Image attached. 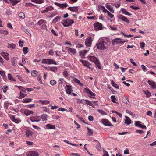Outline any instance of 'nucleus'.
<instances>
[{
	"mask_svg": "<svg viewBox=\"0 0 156 156\" xmlns=\"http://www.w3.org/2000/svg\"><path fill=\"white\" fill-rule=\"evenodd\" d=\"M71 87L72 86H69L68 85H66L65 87L66 93L69 95L72 94V92L73 91V90L72 89Z\"/></svg>",
	"mask_w": 156,
	"mask_h": 156,
	"instance_id": "6e6552de",
	"label": "nucleus"
},
{
	"mask_svg": "<svg viewBox=\"0 0 156 156\" xmlns=\"http://www.w3.org/2000/svg\"><path fill=\"white\" fill-rule=\"evenodd\" d=\"M37 24L39 26H40L42 24V26H41V27H42L43 28L45 29L47 28V26L46 25V21L44 20H39Z\"/></svg>",
	"mask_w": 156,
	"mask_h": 156,
	"instance_id": "20e7f679",
	"label": "nucleus"
},
{
	"mask_svg": "<svg viewBox=\"0 0 156 156\" xmlns=\"http://www.w3.org/2000/svg\"><path fill=\"white\" fill-rule=\"evenodd\" d=\"M92 39L91 37H89L86 39L85 44L87 47H90L91 46Z\"/></svg>",
	"mask_w": 156,
	"mask_h": 156,
	"instance_id": "423d86ee",
	"label": "nucleus"
},
{
	"mask_svg": "<svg viewBox=\"0 0 156 156\" xmlns=\"http://www.w3.org/2000/svg\"><path fill=\"white\" fill-rule=\"evenodd\" d=\"M11 119L14 121L15 123H17L19 122V120L17 119H15L14 116H11L10 117Z\"/></svg>",
	"mask_w": 156,
	"mask_h": 156,
	"instance_id": "c85d7f7f",
	"label": "nucleus"
},
{
	"mask_svg": "<svg viewBox=\"0 0 156 156\" xmlns=\"http://www.w3.org/2000/svg\"><path fill=\"white\" fill-rule=\"evenodd\" d=\"M88 51V50H84L80 51V54L84 55Z\"/></svg>",
	"mask_w": 156,
	"mask_h": 156,
	"instance_id": "4d7b16f0",
	"label": "nucleus"
},
{
	"mask_svg": "<svg viewBox=\"0 0 156 156\" xmlns=\"http://www.w3.org/2000/svg\"><path fill=\"white\" fill-rule=\"evenodd\" d=\"M88 58L90 61L93 62L95 64H99L98 59L95 57L94 56H88Z\"/></svg>",
	"mask_w": 156,
	"mask_h": 156,
	"instance_id": "39448f33",
	"label": "nucleus"
},
{
	"mask_svg": "<svg viewBox=\"0 0 156 156\" xmlns=\"http://www.w3.org/2000/svg\"><path fill=\"white\" fill-rule=\"evenodd\" d=\"M111 84L115 88L119 89V86L117 84L115 83L112 80L111 82Z\"/></svg>",
	"mask_w": 156,
	"mask_h": 156,
	"instance_id": "c9c22d12",
	"label": "nucleus"
},
{
	"mask_svg": "<svg viewBox=\"0 0 156 156\" xmlns=\"http://www.w3.org/2000/svg\"><path fill=\"white\" fill-rule=\"evenodd\" d=\"M41 75L40 74H39L38 75L37 80L39 82V83L41 84H42L43 83L41 80Z\"/></svg>",
	"mask_w": 156,
	"mask_h": 156,
	"instance_id": "e433bc0d",
	"label": "nucleus"
},
{
	"mask_svg": "<svg viewBox=\"0 0 156 156\" xmlns=\"http://www.w3.org/2000/svg\"><path fill=\"white\" fill-rule=\"evenodd\" d=\"M50 70L51 71L55 72L57 70V68L56 67H51L50 68Z\"/></svg>",
	"mask_w": 156,
	"mask_h": 156,
	"instance_id": "a18cd8bd",
	"label": "nucleus"
},
{
	"mask_svg": "<svg viewBox=\"0 0 156 156\" xmlns=\"http://www.w3.org/2000/svg\"><path fill=\"white\" fill-rule=\"evenodd\" d=\"M68 48V51L69 52L71 53L74 55H75L76 53V50L75 49H72V48L70 47H67Z\"/></svg>",
	"mask_w": 156,
	"mask_h": 156,
	"instance_id": "6ab92c4d",
	"label": "nucleus"
},
{
	"mask_svg": "<svg viewBox=\"0 0 156 156\" xmlns=\"http://www.w3.org/2000/svg\"><path fill=\"white\" fill-rule=\"evenodd\" d=\"M32 99L29 98H25L23 100L22 102L24 103H27L31 101Z\"/></svg>",
	"mask_w": 156,
	"mask_h": 156,
	"instance_id": "bb28decb",
	"label": "nucleus"
},
{
	"mask_svg": "<svg viewBox=\"0 0 156 156\" xmlns=\"http://www.w3.org/2000/svg\"><path fill=\"white\" fill-rule=\"evenodd\" d=\"M129 150L127 149L125 150L124 152V153L126 154H129Z\"/></svg>",
	"mask_w": 156,
	"mask_h": 156,
	"instance_id": "69168bd1",
	"label": "nucleus"
},
{
	"mask_svg": "<svg viewBox=\"0 0 156 156\" xmlns=\"http://www.w3.org/2000/svg\"><path fill=\"white\" fill-rule=\"evenodd\" d=\"M106 8L109 10H110L112 13H114V11L113 9V7L110 5H106Z\"/></svg>",
	"mask_w": 156,
	"mask_h": 156,
	"instance_id": "cd10ccee",
	"label": "nucleus"
},
{
	"mask_svg": "<svg viewBox=\"0 0 156 156\" xmlns=\"http://www.w3.org/2000/svg\"><path fill=\"white\" fill-rule=\"evenodd\" d=\"M0 74L2 76L4 77L5 75V72L4 71H2L0 70Z\"/></svg>",
	"mask_w": 156,
	"mask_h": 156,
	"instance_id": "0e129e2a",
	"label": "nucleus"
},
{
	"mask_svg": "<svg viewBox=\"0 0 156 156\" xmlns=\"http://www.w3.org/2000/svg\"><path fill=\"white\" fill-rule=\"evenodd\" d=\"M152 113L150 111H148L147 113V115L148 116H151L152 115Z\"/></svg>",
	"mask_w": 156,
	"mask_h": 156,
	"instance_id": "338daca9",
	"label": "nucleus"
},
{
	"mask_svg": "<svg viewBox=\"0 0 156 156\" xmlns=\"http://www.w3.org/2000/svg\"><path fill=\"white\" fill-rule=\"evenodd\" d=\"M15 47L16 45L13 43L8 44V48H12V49H14L15 48Z\"/></svg>",
	"mask_w": 156,
	"mask_h": 156,
	"instance_id": "2f4dec72",
	"label": "nucleus"
},
{
	"mask_svg": "<svg viewBox=\"0 0 156 156\" xmlns=\"http://www.w3.org/2000/svg\"><path fill=\"white\" fill-rule=\"evenodd\" d=\"M94 25L96 29H98V30H100L102 29V24L99 23H94Z\"/></svg>",
	"mask_w": 156,
	"mask_h": 156,
	"instance_id": "ddd939ff",
	"label": "nucleus"
},
{
	"mask_svg": "<svg viewBox=\"0 0 156 156\" xmlns=\"http://www.w3.org/2000/svg\"><path fill=\"white\" fill-rule=\"evenodd\" d=\"M102 122L103 124L106 126H112V125L111 124L110 122L106 119H102Z\"/></svg>",
	"mask_w": 156,
	"mask_h": 156,
	"instance_id": "1a4fd4ad",
	"label": "nucleus"
},
{
	"mask_svg": "<svg viewBox=\"0 0 156 156\" xmlns=\"http://www.w3.org/2000/svg\"><path fill=\"white\" fill-rule=\"evenodd\" d=\"M108 16L111 18H112L114 16L112 14H111L109 11L107 13Z\"/></svg>",
	"mask_w": 156,
	"mask_h": 156,
	"instance_id": "680f3d73",
	"label": "nucleus"
},
{
	"mask_svg": "<svg viewBox=\"0 0 156 156\" xmlns=\"http://www.w3.org/2000/svg\"><path fill=\"white\" fill-rule=\"evenodd\" d=\"M8 32L6 30H0V34L5 35H7L8 34Z\"/></svg>",
	"mask_w": 156,
	"mask_h": 156,
	"instance_id": "7c9ffc66",
	"label": "nucleus"
},
{
	"mask_svg": "<svg viewBox=\"0 0 156 156\" xmlns=\"http://www.w3.org/2000/svg\"><path fill=\"white\" fill-rule=\"evenodd\" d=\"M74 81L75 82H76L77 83L79 84L80 86H83V84L82 83H80V80H78V79H77L76 78H75L74 79Z\"/></svg>",
	"mask_w": 156,
	"mask_h": 156,
	"instance_id": "a19ab883",
	"label": "nucleus"
},
{
	"mask_svg": "<svg viewBox=\"0 0 156 156\" xmlns=\"http://www.w3.org/2000/svg\"><path fill=\"white\" fill-rule=\"evenodd\" d=\"M147 82L151 86V87L152 88L154 89L156 88V84L155 82L149 80Z\"/></svg>",
	"mask_w": 156,
	"mask_h": 156,
	"instance_id": "9d476101",
	"label": "nucleus"
},
{
	"mask_svg": "<svg viewBox=\"0 0 156 156\" xmlns=\"http://www.w3.org/2000/svg\"><path fill=\"white\" fill-rule=\"evenodd\" d=\"M33 111H30L28 110H26L24 111V114L27 116H28L30 114H33Z\"/></svg>",
	"mask_w": 156,
	"mask_h": 156,
	"instance_id": "412c9836",
	"label": "nucleus"
},
{
	"mask_svg": "<svg viewBox=\"0 0 156 156\" xmlns=\"http://www.w3.org/2000/svg\"><path fill=\"white\" fill-rule=\"evenodd\" d=\"M64 23H62V24L64 27H68L74 23V21L73 20L68 18L64 20Z\"/></svg>",
	"mask_w": 156,
	"mask_h": 156,
	"instance_id": "f03ea898",
	"label": "nucleus"
},
{
	"mask_svg": "<svg viewBox=\"0 0 156 156\" xmlns=\"http://www.w3.org/2000/svg\"><path fill=\"white\" fill-rule=\"evenodd\" d=\"M46 127L48 129H55V127L54 125H52L50 124H48L46 126Z\"/></svg>",
	"mask_w": 156,
	"mask_h": 156,
	"instance_id": "a211bd4d",
	"label": "nucleus"
},
{
	"mask_svg": "<svg viewBox=\"0 0 156 156\" xmlns=\"http://www.w3.org/2000/svg\"><path fill=\"white\" fill-rule=\"evenodd\" d=\"M38 101L41 102L43 104H48L49 103V101H47V100L42 101V100H40Z\"/></svg>",
	"mask_w": 156,
	"mask_h": 156,
	"instance_id": "c03bdc74",
	"label": "nucleus"
},
{
	"mask_svg": "<svg viewBox=\"0 0 156 156\" xmlns=\"http://www.w3.org/2000/svg\"><path fill=\"white\" fill-rule=\"evenodd\" d=\"M47 115L46 114H43L41 117V119H42L43 121H46L47 119Z\"/></svg>",
	"mask_w": 156,
	"mask_h": 156,
	"instance_id": "c756f323",
	"label": "nucleus"
},
{
	"mask_svg": "<svg viewBox=\"0 0 156 156\" xmlns=\"http://www.w3.org/2000/svg\"><path fill=\"white\" fill-rule=\"evenodd\" d=\"M101 8L102 9L103 11L105 13H107L109 12V11H108L105 7L104 6H101Z\"/></svg>",
	"mask_w": 156,
	"mask_h": 156,
	"instance_id": "8fccbe9b",
	"label": "nucleus"
},
{
	"mask_svg": "<svg viewBox=\"0 0 156 156\" xmlns=\"http://www.w3.org/2000/svg\"><path fill=\"white\" fill-rule=\"evenodd\" d=\"M98 41V42L96 45L98 49L104 50L107 48V47L105 45V40L103 38H100Z\"/></svg>",
	"mask_w": 156,
	"mask_h": 156,
	"instance_id": "f257e3e1",
	"label": "nucleus"
},
{
	"mask_svg": "<svg viewBox=\"0 0 156 156\" xmlns=\"http://www.w3.org/2000/svg\"><path fill=\"white\" fill-rule=\"evenodd\" d=\"M7 88H8L7 86H6L5 85H4V86H3V92L4 93H5L6 92V91H7Z\"/></svg>",
	"mask_w": 156,
	"mask_h": 156,
	"instance_id": "6e6d98bb",
	"label": "nucleus"
},
{
	"mask_svg": "<svg viewBox=\"0 0 156 156\" xmlns=\"http://www.w3.org/2000/svg\"><path fill=\"white\" fill-rule=\"evenodd\" d=\"M80 61L85 66H88L90 65L87 61H85L83 59H80Z\"/></svg>",
	"mask_w": 156,
	"mask_h": 156,
	"instance_id": "dca6fc26",
	"label": "nucleus"
},
{
	"mask_svg": "<svg viewBox=\"0 0 156 156\" xmlns=\"http://www.w3.org/2000/svg\"><path fill=\"white\" fill-rule=\"evenodd\" d=\"M68 10L72 12H78V7H69L68 8Z\"/></svg>",
	"mask_w": 156,
	"mask_h": 156,
	"instance_id": "4468645a",
	"label": "nucleus"
},
{
	"mask_svg": "<svg viewBox=\"0 0 156 156\" xmlns=\"http://www.w3.org/2000/svg\"><path fill=\"white\" fill-rule=\"evenodd\" d=\"M56 81L54 80H51L50 81V84L53 86L55 85L56 84Z\"/></svg>",
	"mask_w": 156,
	"mask_h": 156,
	"instance_id": "3c124183",
	"label": "nucleus"
},
{
	"mask_svg": "<svg viewBox=\"0 0 156 156\" xmlns=\"http://www.w3.org/2000/svg\"><path fill=\"white\" fill-rule=\"evenodd\" d=\"M98 111L99 113H100L103 115H107L106 113L104 111L102 110L98 109Z\"/></svg>",
	"mask_w": 156,
	"mask_h": 156,
	"instance_id": "37998d69",
	"label": "nucleus"
},
{
	"mask_svg": "<svg viewBox=\"0 0 156 156\" xmlns=\"http://www.w3.org/2000/svg\"><path fill=\"white\" fill-rule=\"evenodd\" d=\"M20 46L23 47V41H19Z\"/></svg>",
	"mask_w": 156,
	"mask_h": 156,
	"instance_id": "774afa93",
	"label": "nucleus"
},
{
	"mask_svg": "<svg viewBox=\"0 0 156 156\" xmlns=\"http://www.w3.org/2000/svg\"><path fill=\"white\" fill-rule=\"evenodd\" d=\"M140 48L142 49H143L144 47L145 46V43L144 42H140Z\"/></svg>",
	"mask_w": 156,
	"mask_h": 156,
	"instance_id": "bf43d9fd",
	"label": "nucleus"
},
{
	"mask_svg": "<svg viewBox=\"0 0 156 156\" xmlns=\"http://www.w3.org/2000/svg\"><path fill=\"white\" fill-rule=\"evenodd\" d=\"M16 77L18 78L20 80V81H22V82H23L24 81V80H23V79L21 77L20 75H17L16 76Z\"/></svg>",
	"mask_w": 156,
	"mask_h": 156,
	"instance_id": "052dcab7",
	"label": "nucleus"
},
{
	"mask_svg": "<svg viewBox=\"0 0 156 156\" xmlns=\"http://www.w3.org/2000/svg\"><path fill=\"white\" fill-rule=\"evenodd\" d=\"M18 2H19L17 1L16 0H12L11 2V3L12 4V5H14Z\"/></svg>",
	"mask_w": 156,
	"mask_h": 156,
	"instance_id": "13d9d810",
	"label": "nucleus"
},
{
	"mask_svg": "<svg viewBox=\"0 0 156 156\" xmlns=\"http://www.w3.org/2000/svg\"><path fill=\"white\" fill-rule=\"evenodd\" d=\"M34 117H31L30 118V120H31V121L32 122H39V120H34Z\"/></svg>",
	"mask_w": 156,
	"mask_h": 156,
	"instance_id": "e2e57ef3",
	"label": "nucleus"
},
{
	"mask_svg": "<svg viewBox=\"0 0 156 156\" xmlns=\"http://www.w3.org/2000/svg\"><path fill=\"white\" fill-rule=\"evenodd\" d=\"M61 18L59 16H57V17L53 20L52 22L54 23H55L58 20Z\"/></svg>",
	"mask_w": 156,
	"mask_h": 156,
	"instance_id": "79ce46f5",
	"label": "nucleus"
},
{
	"mask_svg": "<svg viewBox=\"0 0 156 156\" xmlns=\"http://www.w3.org/2000/svg\"><path fill=\"white\" fill-rule=\"evenodd\" d=\"M2 55L7 60L9 59V54L7 53H3L2 54Z\"/></svg>",
	"mask_w": 156,
	"mask_h": 156,
	"instance_id": "a878e982",
	"label": "nucleus"
},
{
	"mask_svg": "<svg viewBox=\"0 0 156 156\" xmlns=\"http://www.w3.org/2000/svg\"><path fill=\"white\" fill-rule=\"evenodd\" d=\"M122 41L120 38H116L112 40V44L113 45L115 44V43L117 44H123L125 42L127 41Z\"/></svg>",
	"mask_w": 156,
	"mask_h": 156,
	"instance_id": "7ed1b4c3",
	"label": "nucleus"
},
{
	"mask_svg": "<svg viewBox=\"0 0 156 156\" xmlns=\"http://www.w3.org/2000/svg\"><path fill=\"white\" fill-rule=\"evenodd\" d=\"M126 119H125V123L127 125H129L131 123V119L128 116H125Z\"/></svg>",
	"mask_w": 156,
	"mask_h": 156,
	"instance_id": "f3484780",
	"label": "nucleus"
},
{
	"mask_svg": "<svg viewBox=\"0 0 156 156\" xmlns=\"http://www.w3.org/2000/svg\"><path fill=\"white\" fill-rule=\"evenodd\" d=\"M55 4L56 5L62 8H66L68 5L67 3L60 4L57 2H55Z\"/></svg>",
	"mask_w": 156,
	"mask_h": 156,
	"instance_id": "9b49d317",
	"label": "nucleus"
},
{
	"mask_svg": "<svg viewBox=\"0 0 156 156\" xmlns=\"http://www.w3.org/2000/svg\"><path fill=\"white\" fill-rule=\"evenodd\" d=\"M121 11H122V13L124 14L127 15L128 16H130L131 15V14L130 13L127 12L125 9L124 8H122L121 9Z\"/></svg>",
	"mask_w": 156,
	"mask_h": 156,
	"instance_id": "aec40b11",
	"label": "nucleus"
},
{
	"mask_svg": "<svg viewBox=\"0 0 156 156\" xmlns=\"http://www.w3.org/2000/svg\"><path fill=\"white\" fill-rule=\"evenodd\" d=\"M26 92L25 90H22L20 92V95L19 97L20 98H22L26 96V94H23V93Z\"/></svg>",
	"mask_w": 156,
	"mask_h": 156,
	"instance_id": "5701e85b",
	"label": "nucleus"
},
{
	"mask_svg": "<svg viewBox=\"0 0 156 156\" xmlns=\"http://www.w3.org/2000/svg\"><path fill=\"white\" fill-rule=\"evenodd\" d=\"M8 79L11 81H16V79L13 78L11 75L9 73L8 74Z\"/></svg>",
	"mask_w": 156,
	"mask_h": 156,
	"instance_id": "4be33fe9",
	"label": "nucleus"
},
{
	"mask_svg": "<svg viewBox=\"0 0 156 156\" xmlns=\"http://www.w3.org/2000/svg\"><path fill=\"white\" fill-rule=\"evenodd\" d=\"M143 92L145 93L147 98L149 97L151 95V93L147 90H146V91L143 90Z\"/></svg>",
	"mask_w": 156,
	"mask_h": 156,
	"instance_id": "58836bf2",
	"label": "nucleus"
},
{
	"mask_svg": "<svg viewBox=\"0 0 156 156\" xmlns=\"http://www.w3.org/2000/svg\"><path fill=\"white\" fill-rule=\"evenodd\" d=\"M85 101L86 102L85 103V104L88 105L90 106L92 105V103L91 101L87 100H85Z\"/></svg>",
	"mask_w": 156,
	"mask_h": 156,
	"instance_id": "de8ad7c7",
	"label": "nucleus"
},
{
	"mask_svg": "<svg viewBox=\"0 0 156 156\" xmlns=\"http://www.w3.org/2000/svg\"><path fill=\"white\" fill-rule=\"evenodd\" d=\"M9 104V103L8 102H6L4 103V108L6 109H8L9 105H8Z\"/></svg>",
	"mask_w": 156,
	"mask_h": 156,
	"instance_id": "49530a36",
	"label": "nucleus"
},
{
	"mask_svg": "<svg viewBox=\"0 0 156 156\" xmlns=\"http://www.w3.org/2000/svg\"><path fill=\"white\" fill-rule=\"evenodd\" d=\"M98 144L96 146V147L98 150L101 151V148L100 144L99 142H98Z\"/></svg>",
	"mask_w": 156,
	"mask_h": 156,
	"instance_id": "603ef678",
	"label": "nucleus"
},
{
	"mask_svg": "<svg viewBox=\"0 0 156 156\" xmlns=\"http://www.w3.org/2000/svg\"><path fill=\"white\" fill-rule=\"evenodd\" d=\"M31 1L32 2L39 4L42 3L44 2V0H31Z\"/></svg>",
	"mask_w": 156,
	"mask_h": 156,
	"instance_id": "393cba45",
	"label": "nucleus"
},
{
	"mask_svg": "<svg viewBox=\"0 0 156 156\" xmlns=\"http://www.w3.org/2000/svg\"><path fill=\"white\" fill-rule=\"evenodd\" d=\"M141 122L140 121H136L135 122V125L136 126L139 127V125H141L140 124Z\"/></svg>",
	"mask_w": 156,
	"mask_h": 156,
	"instance_id": "5fc2aeb1",
	"label": "nucleus"
},
{
	"mask_svg": "<svg viewBox=\"0 0 156 156\" xmlns=\"http://www.w3.org/2000/svg\"><path fill=\"white\" fill-rule=\"evenodd\" d=\"M23 51L24 54H26L28 52V48L27 47H24L23 48Z\"/></svg>",
	"mask_w": 156,
	"mask_h": 156,
	"instance_id": "473e14b6",
	"label": "nucleus"
},
{
	"mask_svg": "<svg viewBox=\"0 0 156 156\" xmlns=\"http://www.w3.org/2000/svg\"><path fill=\"white\" fill-rule=\"evenodd\" d=\"M50 59H44L42 60V62L43 63L50 64Z\"/></svg>",
	"mask_w": 156,
	"mask_h": 156,
	"instance_id": "b1692460",
	"label": "nucleus"
},
{
	"mask_svg": "<svg viewBox=\"0 0 156 156\" xmlns=\"http://www.w3.org/2000/svg\"><path fill=\"white\" fill-rule=\"evenodd\" d=\"M111 99L112 101L114 103H116L115 101V100H116V98L115 97V96L113 95L111 96Z\"/></svg>",
	"mask_w": 156,
	"mask_h": 156,
	"instance_id": "864d4df0",
	"label": "nucleus"
},
{
	"mask_svg": "<svg viewBox=\"0 0 156 156\" xmlns=\"http://www.w3.org/2000/svg\"><path fill=\"white\" fill-rule=\"evenodd\" d=\"M87 129L88 130L87 135H92L93 134L92 130L90 129L88 127H87Z\"/></svg>",
	"mask_w": 156,
	"mask_h": 156,
	"instance_id": "4c0bfd02",
	"label": "nucleus"
},
{
	"mask_svg": "<svg viewBox=\"0 0 156 156\" xmlns=\"http://www.w3.org/2000/svg\"><path fill=\"white\" fill-rule=\"evenodd\" d=\"M53 9V8L52 7H47L45 8V9L41 11L42 13H44L47 12L49 10L51 11Z\"/></svg>",
	"mask_w": 156,
	"mask_h": 156,
	"instance_id": "2eb2a0df",
	"label": "nucleus"
},
{
	"mask_svg": "<svg viewBox=\"0 0 156 156\" xmlns=\"http://www.w3.org/2000/svg\"><path fill=\"white\" fill-rule=\"evenodd\" d=\"M37 72L36 70H33L31 72V75L33 76H36L37 74Z\"/></svg>",
	"mask_w": 156,
	"mask_h": 156,
	"instance_id": "ea45409f",
	"label": "nucleus"
},
{
	"mask_svg": "<svg viewBox=\"0 0 156 156\" xmlns=\"http://www.w3.org/2000/svg\"><path fill=\"white\" fill-rule=\"evenodd\" d=\"M25 133L26 136L28 137H29V136H31L33 134L32 132L30 130L27 131Z\"/></svg>",
	"mask_w": 156,
	"mask_h": 156,
	"instance_id": "f704fd0d",
	"label": "nucleus"
},
{
	"mask_svg": "<svg viewBox=\"0 0 156 156\" xmlns=\"http://www.w3.org/2000/svg\"><path fill=\"white\" fill-rule=\"evenodd\" d=\"M18 16L21 19H23L25 18V16L23 12H20V13Z\"/></svg>",
	"mask_w": 156,
	"mask_h": 156,
	"instance_id": "72a5a7b5",
	"label": "nucleus"
},
{
	"mask_svg": "<svg viewBox=\"0 0 156 156\" xmlns=\"http://www.w3.org/2000/svg\"><path fill=\"white\" fill-rule=\"evenodd\" d=\"M118 18L119 19H121L126 23H129V21L127 18L122 15H120V16L118 17Z\"/></svg>",
	"mask_w": 156,
	"mask_h": 156,
	"instance_id": "f8f14e48",
	"label": "nucleus"
},
{
	"mask_svg": "<svg viewBox=\"0 0 156 156\" xmlns=\"http://www.w3.org/2000/svg\"><path fill=\"white\" fill-rule=\"evenodd\" d=\"M142 69L144 72H146L148 70V69L144 65H142L141 66Z\"/></svg>",
	"mask_w": 156,
	"mask_h": 156,
	"instance_id": "09e8293b",
	"label": "nucleus"
},
{
	"mask_svg": "<svg viewBox=\"0 0 156 156\" xmlns=\"http://www.w3.org/2000/svg\"><path fill=\"white\" fill-rule=\"evenodd\" d=\"M27 156H38L39 154L36 151H31L27 153L26 154Z\"/></svg>",
	"mask_w": 156,
	"mask_h": 156,
	"instance_id": "0eeeda50",
	"label": "nucleus"
}]
</instances>
